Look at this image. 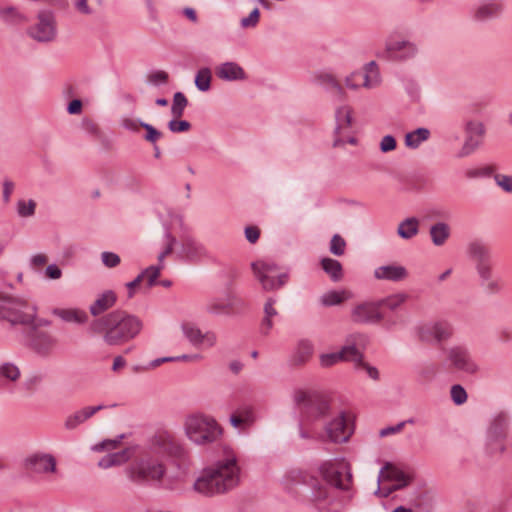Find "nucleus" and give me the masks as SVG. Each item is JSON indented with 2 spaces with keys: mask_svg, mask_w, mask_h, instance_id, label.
<instances>
[{
  "mask_svg": "<svg viewBox=\"0 0 512 512\" xmlns=\"http://www.w3.org/2000/svg\"><path fill=\"white\" fill-rule=\"evenodd\" d=\"M183 426L185 436L197 446L213 444L223 433L221 426L213 417L201 413L188 415Z\"/></svg>",
  "mask_w": 512,
  "mask_h": 512,
  "instance_id": "nucleus-4",
  "label": "nucleus"
},
{
  "mask_svg": "<svg viewBox=\"0 0 512 512\" xmlns=\"http://www.w3.org/2000/svg\"><path fill=\"white\" fill-rule=\"evenodd\" d=\"M216 75L225 81H239L247 78L244 69L236 62H225L216 68Z\"/></svg>",
  "mask_w": 512,
  "mask_h": 512,
  "instance_id": "nucleus-25",
  "label": "nucleus"
},
{
  "mask_svg": "<svg viewBox=\"0 0 512 512\" xmlns=\"http://www.w3.org/2000/svg\"><path fill=\"white\" fill-rule=\"evenodd\" d=\"M509 416L505 412L497 413L490 421L485 437V452L489 456L501 455L505 452L504 440L507 437Z\"/></svg>",
  "mask_w": 512,
  "mask_h": 512,
  "instance_id": "nucleus-8",
  "label": "nucleus"
},
{
  "mask_svg": "<svg viewBox=\"0 0 512 512\" xmlns=\"http://www.w3.org/2000/svg\"><path fill=\"white\" fill-rule=\"evenodd\" d=\"M123 438V435H120L116 439H105L97 444H95L92 447V450L95 452H102V451H111L118 447L120 444L121 439Z\"/></svg>",
  "mask_w": 512,
  "mask_h": 512,
  "instance_id": "nucleus-54",
  "label": "nucleus"
},
{
  "mask_svg": "<svg viewBox=\"0 0 512 512\" xmlns=\"http://www.w3.org/2000/svg\"><path fill=\"white\" fill-rule=\"evenodd\" d=\"M149 453L172 458L180 463L187 462L190 457L185 446L168 432L157 433L151 438Z\"/></svg>",
  "mask_w": 512,
  "mask_h": 512,
  "instance_id": "nucleus-7",
  "label": "nucleus"
},
{
  "mask_svg": "<svg viewBox=\"0 0 512 512\" xmlns=\"http://www.w3.org/2000/svg\"><path fill=\"white\" fill-rule=\"evenodd\" d=\"M485 131V126L482 122L476 120L467 121L464 125L465 140L457 156L463 158L475 152L482 143Z\"/></svg>",
  "mask_w": 512,
  "mask_h": 512,
  "instance_id": "nucleus-15",
  "label": "nucleus"
},
{
  "mask_svg": "<svg viewBox=\"0 0 512 512\" xmlns=\"http://www.w3.org/2000/svg\"><path fill=\"white\" fill-rule=\"evenodd\" d=\"M502 13V6L497 2H487L478 6L474 12V19L485 22L497 18Z\"/></svg>",
  "mask_w": 512,
  "mask_h": 512,
  "instance_id": "nucleus-31",
  "label": "nucleus"
},
{
  "mask_svg": "<svg viewBox=\"0 0 512 512\" xmlns=\"http://www.w3.org/2000/svg\"><path fill=\"white\" fill-rule=\"evenodd\" d=\"M326 439L334 443H345L352 435L347 426L345 412H341L336 418L325 425Z\"/></svg>",
  "mask_w": 512,
  "mask_h": 512,
  "instance_id": "nucleus-18",
  "label": "nucleus"
},
{
  "mask_svg": "<svg viewBox=\"0 0 512 512\" xmlns=\"http://www.w3.org/2000/svg\"><path fill=\"white\" fill-rule=\"evenodd\" d=\"M201 359H202V355H200V354H193V355L183 354V355H179V356H175V357L166 356V357H161V358L152 360L149 363V367L156 368V367L160 366L162 363H166V362H175V361L195 362V361H199Z\"/></svg>",
  "mask_w": 512,
  "mask_h": 512,
  "instance_id": "nucleus-44",
  "label": "nucleus"
},
{
  "mask_svg": "<svg viewBox=\"0 0 512 512\" xmlns=\"http://www.w3.org/2000/svg\"><path fill=\"white\" fill-rule=\"evenodd\" d=\"M494 179L497 185L501 187L505 192H512V176L496 174Z\"/></svg>",
  "mask_w": 512,
  "mask_h": 512,
  "instance_id": "nucleus-63",
  "label": "nucleus"
},
{
  "mask_svg": "<svg viewBox=\"0 0 512 512\" xmlns=\"http://www.w3.org/2000/svg\"><path fill=\"white\" fill-rule=\"evenodd\" d=\"M314 351L313 344L307 339H302L297 343V346L291 355L290 362L292 365H302L306 363L312 356Z\"/></svg>",
  "mask_w": 512,
  "mask_h": 512,
  "instance_id": "nucleus-30",
  "label": "nucleus"
},
{
  "mask_svg": "<svg viewBox=\"0 0 512 512\" xmlns=\"http://www.w3.org/2000/svg\"><path fill=\"white\" fill-rule=\"evenodd\" d=\"M351 297V293L342 290L335 291L331 290L324 293L320 297V303L325 307L335 306L341 304L343 301L349 299Z\"/></svg>",
  "mask_w": 512,
  "mask_h": 512,
  "instance_id": "nucleus-41",
  "label": "nucleus"
},
{
  "mask_svg": "<svg viewBox=\"0 0 512 512\" xmlns=\"http://www.w3.org/2000/svg\"><path fill=\"white\" fill-rule=\"evenodd\" d=\"M420 221L416 217L402 220L397 227V235L403 240H410L419 233Z\"/></svg>",
  "mask_w": 512,
  "mask_h": 512,
  "instance_id": "nucleus-35",
  "label": "nucleus"
},
{
  "mask_svg": "<svg viewBox=\"0 0 512 512\" xmlns=\"http://www.w3.org/2000/svg\"><path fill=\"white\" fill-rule=\"evenodd\" d=\"M140 127L145 129L146 131V134L144 135V140L152 145L157 143V141L162 137V132L157 130L153 125L149 123L140 122Z\"/></svg>",
  "mask_w": 512,
  "mask_h": 512,
  "instance_id": "nucleus-53",
  "label": "nucleus"
},
{
  "mask_svg": "<svg viewBox=\"0 0 512 512\" xmlns=\"http://www.w3.org/2000/svg\"><path fill=\"white\" fill-rule=\"evenodd\" d=\"M181 251L189 260H194L207 254L205 246L190 236L182 239Z\"/></svg>",
  "mask_w": 512,
  "mask_h": 512,
  "instance_id": "nucleus-28",
  "label": "nucleus"
},
{
  "mask_svg": "<svg viewBox=\"0 0 512 512\" xmlns=\"http://www.w3.org/2000/svg\"><path fill=\"white\" fill-rule=\"evenodd\" d=\"M418 53L416 44L405 39L389 38L385 49L378 54L380 59L386 61H407Z\"/></svg>",
  "mask_w": 512,
  "mask_h": 512,
  "instance_id": "nucleus-13",
  "label": "nucleus"
},
{
  "mask_svg": "<svg viewBox=\"0 0 512 512\" xmlns=\"http://www.w3.org/2000/svg\"><path fill=\"white\" fill-rule=\"evenodd\" d=\"M437 372L438 367L435 363H426L419 368L417 375L421 382H430L434 379Z\"/></svg>",
  "mask_w": 512,
  "mask_h": 512,
  "instance_id": "nucleus-49",
  "label": "nucleus"
},
{
  "mask_svg": "<svg viewBox=\"0 0 512 512\" xmlns=\"http://www.w3.org/2000/svg\"><path fill=\"white\" fill-rule=\"evenodd\" d=\"M240 481V467L235 453L229 447L223 448V458L212 467L206 468L194 482L196 492L212 496L233 489Z\"/></svg>",
  "mask_w": 512,
  "mask_h": 512,
  "instance_id": "nucleus-2",
  "label": "nucleus"
},
{
  "mask_svg": "<svg viewBox=\"0 0 512 512\" xmlns=\"http://www.w3.org/2000/svg\"><path fill=\"white\" fill-rule=\"evenodd\" d=\"M467 257L474 263L479 283L488 295H496L501 292L503 283L500 277L494 274L492 251L482 240L470 241L466 247Z\"/></svg>",
  "mask_w": 512,
  "mask_h": 512,
  "instance_id": "nucleus-3",
  "label": "nucleus"
},
{
  "mask_svg": "<svg viewBox=\"0 0 512 512\" xmlns=\"http://www.w3.org/2000/svg\"><path fill=\"white\" fill-rule=\"evenodd\" d=\"M195 86L198 90L206 92L211 87V70L209 68L200 69L195 76Z\"/></svg>",
  "mask_w": 512,
  "mask_h": 512,
  "instance_id": "nucleus-47",
  "label": "nucleus"
},
{
  "mask_svg": "<svg viewBox=\"0 0 512 512\" xmlns=\"http://www.w3.org/2000/svg\"><path fill=\"white\" fill-rule=\"evenodd\" d=\"M164 236L166 238L167 245H166V248L158 255V261H159L160 264H162L164 258L167 255L172 253L173 247H174V245L176 243L175 237H173L169 231H166Z\"/></svg>",
  "mask_w": 512,
  "mask_h": 512,
  "instance_id": "nucleus-62",
  "label": "nucleus"
},
{
  "mask_svg": "<svg viewBox=\"0 0 512 512\" xmlns=\"http://www.w3.org/2000/svg\"><path fill=\"white\" fill-rule=\"evenodd\" d=\"M256 279L260 282L262 289L265 291H273L284 286L288 280L287 273H280L275 276V274H261L254 275Z\"/></svg>",
  "mask_w": 512,
  "mask_h": 512,
  "instance_id": "nucleus-33",
  "label": "nucleus"
},
{
  "mask_svg": "<svg viewBox=\"0 0 512 512\" xmlns=\"http://www.w3.org/2000/svg\"><path fill=\"white\" fill-rule=\"evenodd\" d=\"M0 20L11 26L20 25L28 21L27 17L15 6L0 7Z\"/></svg>",
  "mask_w": 512,
  "mask_h": 512,
  "instance_id": "nucleus-36",
  "label": "nucleus"
},
{
  "mask_svg": "<svg viewBox=\"0 0 512 512\" xmlns=\"http://www.w3.org/2000/svg\"><path fill=\"white\" fill-rule=\"evenodd\" d=\"M169 75L167 72L163 70H157L149 74L148 82L155 86L166 84L168 81Z\"/></svg>",
  "mask_w": 512,
  "mask_h": 512,
  "instance_id": "nucleus-60",
  "label": "nucleus"
},
{
  "mask_svg": "<svg viewBox=\"0 0 512 512\" xmlns=\"http://www.w3.org/2000/svg\"><path fill=\"white\" fill-rule=\"evenodd\" d=\"M430 130L428 128L420 127L414 131L408 132L405 135V145L411 149H417L423 142L430 138Z\"/></svg>",
  "mask_w": 512,
  "mask_h": 512,
  "instance_id": "nucleus-38",
  "label": "nucleus"
},
{
  "mask_svg": "<svg viewBox=\"0 0 512 512\" xmlns=\"http://www.w3.org/2000/svg\"><path fill=\"white\" fill-rule=\"evenodd\" d=\"M6 319L12 324L30 325L36 318V307L19 298H7L2 304Z\"/></svg>",
  "mask_w": 512,
  "mask_h": 512,
  "instance_id": "nucleus-11",
  "label": "nucleus"
},
{
  "mask_svg": "<svg viewBox=\"0 0 512 512\" xmlns=\"http://www.w3.org/2000/svg\"><path fill=\"white\" fill-rule=\"evenodd\" d=\"M36 202L32 199L19 200L17 202V213L20 217H31L35 214Z\"/></svg>",
  "mask_w": 512,
  "mask_h": 512,
  "instance_id": "nucleus-52",
  "label": "nucleus"
},
{
  "mask_svg": "<svg viewBox=\"0 0 512 512\" xmlns=\"http://www.w3.org/2000/svg\"><path fill=\"white\" fill-rule=\"evenodd\" d=\"M373 275L377 280L400 282L408 277V271L404 266L393 263L377 267Z\"/></svg>",
  "mask_w": 512,
  "mask_h": 512,
  "instance_id": "nucleus-24",
  "label": "nucleus"
},
{
  "mask_svg": "<svg viewBox=\"0 0 512 512\" xmlns=\"http://www.w3.org/2000/svg\"><path fill=\"white\" fill-rule=\"evenodd\" d=\"M450 397L454 404L458 406L464 404L468 399L466 390L460 384H454L451 386Z\"/></svg>",
  "mask_w": 512,
  "mask_h": 512,
  "instance_id": "nucleus-51",
  "label": "nucleus"
},
{
  "mask_svg": "<svg viewBox=\"0 0 512 512\" xmlns=\"http://www.w3.org/2000/svg\"><path fill=\"white\" fill-rule=\"evenodd\" d=\"M320 473L324 480L341 490H347L348 484L344 483V477L347 482L351 481L352 475L344 465H337L333 462H325L320 466Z\"/></svg>",
  "mask_w": 512,
  "mask_h": 512,
  "instance_id": "nucleus-16",
  "label": "nucleus"
},
{
  "mask_svg": "<svg viewBox=\"0 0 512 512\" xmlns=\"http://www.w3.org/2000/svg\"><path fill=\"white\" fill-rule=\"evenodd\" d=\"M243 304L239 297L228 294L225 299H210L206 304V311L212 315H230L234 309L242 307Z\"/></svg>",
  "mask_w": 512,
  "mask_h": 512,
  "instance_id": "nucleus-19",
  "label": "nucleus"
},
{
  "mask_svg": "<svg viewBox=\"0 0 512 512\" xmlns=\"http://www.w3.org/2000/svg\"><path fill=\"white\" fill-rule=\"evenodd\" d=\"M396 148V140L392 135H386L381 139L380 150L383 153L393 151Z\"/></svg>",
  "mask_w": 512,
  "mask_h": 512,
  "instance_id": "nucleus-64",
  "label": "nucleus"
},
{
  "mask_svg": "<svg viewBox=\"0 0 512 512\" xmlns=\"http://www.w3.org/2000/svg\"><path fill=\"white\" fill-rule=\"evenodd\" d=\"M416 332L421 342L429 345H438L452 338L454 328L451 323L438 320L417 327Z\"/></svg>",
  "mask_w": 512,
  "mask_h": 512,
  "instance_id": "nucleus-10",
  "label": "nucleus"
},
{
  "mask_svg": "<svg viewBox=\"0 0 512 512\" xmlns=\"http://www.w3.org/2000/svg\"><path fill=\"white\" fill-rule=\"evenodd\" d=\"M21 376L20 368L13 362H3L0 364V377L11 382H16Z\"/></svg>",
  "mask_w": 512,
  "mask_h": 512,
  "instance_id": "nucleus-45",
  "label": "nucleus"
},
{
  "mask_svg": "<svg viewBox=\"0 0 512 512\" xmlns=\"http://www.w3.org/2000/svg\"><path fill=\"white\" fill-rule=\"evenodd\" d=\"M407 298L408 296L405 293H396L376 301L379 304L380 309L382 306H386L388 309L394 311L400 307L407 300Z\"/></svg>",
  "mask_w": 512,
  "mask_h": 512,
  "instance_id": "nucleus-43",
  "label": "nucleus"
},
{
  "mask_svg": "<svg viewBox=\"0 0 512 512\" xmlns=\"http://www.w3.org/2000/svg\"><path fill=\"white\" fill-rule=\"evenodd\" d=\"M162 268L163 264L151 265L141 272L143 279H146V284L149 288L157 284V278L159 277Z\"/></svg>",
  "mask_w": 512,
  "mask_h": 512,
  "instance_id": "nucleus-48",
  "label": "nucleus"
},
{
  "mask_svg": "<svg viewBox=\"0 0 512 512\" xmlns=\"http://www.w3.org/2000/svg\"><path fill=\"white\" fill-rule=\"evenodd\" d=\"M429 235L433 245L441 247L450 238L451 228L446 222L439 221L430 226Z\"/></svg>",
  "mask_w": 512,
  "mask_h": 512,
  "instance_id": "nucleus-29",
  "label": "nucleus"
},
{
  "mask_svg": "<svg viewBox=\"0 0 512 512\" xmlns=\"http://www.w3.org/2000/svg\"><path fill=\"white\" fill-rule=\"evenodd\" d=\"M295 402L299 407L302 421L313 423L328 415L330 405L327 397L319 392L299 390L295 393Z\"/></svg>",
  "mask_w": 512,
  "mask_h": 512,
  "instance_id": "nucleus-6",
  "label": "nucleus"
},
{
  "mask_svg": "<svg viewBox=\"0 0 512 512\" xmlns=\"http://www.w3.org/2000/svg\"><path fill=\"white\" fill-rule=\"evenodd\" d=\"M167 472L166 465L161 460L153 458L150 453L142 455L125 469L127 478L136 485L148 483L160 484Z\"/></svg>",
  "mask_w": 512,
  "mask_h": 512,
  "instance_id": "nucleus-5",
  "label": "nucleus"
},
{
  "mask_svg": "<svg viewBox=\"0 0 512 512\" xmlns=\"http://www.w3.org/2000/svg\"><path fill=\"white\" fill-rule=\"evenodd\" d=\"M445 353L450 369L466 375H474L479 371V365L466 345H453Z\"/></svg>",
  "mask_w": 512,
  "mask_h": 512,
  "instance_id": "nucleus-9",
  "label": "nucleus"
},
{
  "mask_svg": "<svg viewBox=\"0 0 512 512\" xmlns=\"http://www.w3.org/2000/svg\"><path fill=\"white\" fill-rule=\"evenodd\" d=\"M143 326V321L138 316L118 309L91 321L88 332L102 336L108 346H121L134 340Z\"/></svg>",
  "mask_w": 512,
  "mask_h": 512,
  "instance_id": "nucleus-1",
  "label": "nucleus"
},
{
  "mask_svg": "<svg viewBox=\"0 0 512 512\" xmlns=\"http://www.w3.org/2000/svg\"><path fill=\"white\" fill-rule=\"evenodd\" d=\"M188 105V100L184 93L176 92L173 96V102L171 106V114L174 118H180L183 116L185 108Z\"/></svg>",
  "mask_w": 512,
  "mask_h": 512,
  "instance_id": "nucleus-46",
  "label": "nucleus"
},
{
  "mask_svg": "<svg viewBox=\"0 0 512 512\" xmlns=\"http://www.w3.org/2000/svg\"><path fill=\"white\" fill-rule=\"evenodd\" d=\"M102 263L108 268H114L121 262L119 255L113 252H102L101 254Z\"/></svg>",
  "mask_w": 512,
  "mask_h": 512,
  "instance_id": "nucleus-61",
  "label": "nucleus"
},
{
  "mask_svg": "<svg viewBox=\"0 0 512 512\" xmlns=\"http://www.w3.org/2000/svg\"><path fill=\"white\" fill-rule=\"evenodd\" d=\"M53 314L61 318L65 322L82 324L87 322L88 315L85 311L71 308V309H63L56 308L53 310Z\"/></svg>",
  "mask_w": 512,
  "mask_h": 512,
  "instance_id": "nucleus-37",
  "label": "nucleus"
},
{
  "mask_svg": "<svg viewBox=\"0 0 512 512\" xmlns=\"http://www.w3.org/2000/svg\"><path fill=\"white\" fill-rule=\"evenodd\" d=\"M25 468L34 473H54L56 459L52 454L35 453L25 459Z\"/></svg>",
  "mask_w": 512,
  "mask_h": 512,
  "instance_id": "nucleus-21",
  "label": "nucleus"
},
{
  "mask_svg": "<svg viewBox=\"0 0 512 512\" xmlns=\"http://www.w3.org/2000/svg\"><path fill=\"white\" fill-rule=\"evenodd\" d=\"M168 128L173 133H181L188 131L191 128V124L187 120L174 118L168 122Z\"/></svg>",
  "mask_w": 512,
  "mask_h": 512,
  "instance_id": "nucleus-58",
  "label": "nucleus"
},
{
  "mask_svg": "<svg viewBox=\"0 0 512 512\" xmlns=\"http://www.w3.org/2000/svg\"><path fill=\"white\" fill-rule=\"evenodd\" d=\"M363 83L360 85L367 89H373L380 85L381 76L378 69V65L375 61H370L364 66Z\"/></svg>",
  "mask_w": 512,
  "mask_h": 512,
  "instance_id": "nucleus-34",
  "label": "nucleus"
},
{
  "mask_svg": "<svg viewBox=\"0 0 512 512\" xmlns=\"http://www.w3.org/2000/svg\"><path fill=\"white\" fill-rule=\"evenodd\" d=\"M335 134L340 135L343 130L349 128L352 123V110L349 106H341L335 112Z\"/></svg>",
  "mask_w": 512,
  "mask_h": 512,
  "instance_id": "nucleus-39",
  "label": "nucleus"
},
{
  "mask_svg": "<svg viewBox=\"0 0 512 512\" xmlns=\"http://www.w3.org/2000/svg\"><path fill=\"white\" fill-rule=\"evenodd\" d=\"M57 33L55 15L51 10L40 11L37 23L30 28L29 35L38 42H51Z\"/></svg>",
  "mask_w": 512,
  "mask_h": 512,
  "instance_id": "nucleus-14",
  "label": "nucleus"
},
{
  "mask_svg": "<svg viewBox=\"0 0 512 512\" xmlns=\"http://www.w3.org/2000/svg\"><path fill=\"white\" fill-rule=\"evenodd\" d=\"M383 476L384 479L395 481L396 484L392 487V491L402 490L407 487L413 480V476L407 474L405 471L400 469L399 467L393 465L392 463L387 462L382 469L380 470V476ZM380 482V478H378V483Z\"/></svg>",
  "mask_w": 512,
  "mask_h": 512,
  "instance_id": "nucleus-22",
  "label": "nucleus"
},
{
  "mask_svg": "<svg viewBox=\"0 0 512 512\" xmlns=\"http://www.w3.org/2000/svg\"><path fill=\"white\" fill-rule=\"evenodd\" d=\"M131 455L132 453L129 448L109 453L98 461V467L101 469H109L111 467L121 466L130 460Z\"/></svg>",
  "mask_w": 512,
  "mask_h": 512,
  "instance_id": "nucleus-26",
  "label": "nucleus"
},
{
  "mask_svg": "<svg viewBox=\"0 0 512 512\" xmlns=\"http://www.w3.org/2000/svg\"><path fill=\"white\" fill-rule=\"evenodd\" d=\"M274 298H269L264 305V318L261 323V332L267 335L273 327L272 317L277 315V310L274 308Z\"/></svg>",
  "mask_w": 512,
  "mask_h": 512,
  "instance_id": "nucleus-42",
  "label": "nucleus"
},
{
  "mask_svg": "<svg viewBox=\"0 0 512 512\" xmlns=\"http://www.w3.org/2000/svg\"><path fill=\"white\" fill-rule=\"evenodd\" d=\"M345 247V240L339 234L333 235L330 241V252L335 256H342L345 252Z\"/></svg>",
  "mask_w": 512,
  "mask_h": 512,
  "instance_id": "nucleus-55",
  "label": "nucleus"
},
{
  "mask_svg": "<svg viewBox=\"0 0 512 512\" xmlns=\"http://www.w3.org/2000/svg\"><path fill=\"white\" fill-rule=\"evenodd\" d=\"M313 82L322 86L328 91H335L339 97H344L345 92L340 83L331 75L326 72H318L313 75Z\"/></svg>",
  "mask_w": 512,
  "mask_h": 512,
  "instance_id": "nucleus-32",
  "label": "nucleus"
},
{
  "mask_svg": "<svg viewBox=\"0 0 512 512\" xmlns=\"http://www.w3.org/2000/svg\"><path fill=\"white\" fill-rule=\"evenodd\" d=\"M322 269L327 273L331 280L338 282L343 277L342 265L338 260L332 258H323L321 260Z\"/></svg>",
  "mask_w": 512,
  "mask_h": 512,
  "instance_id": "nucleus-40",
  "label": "nucleus"
},
{
  "mask_svg": "<svg viewBox=\"0 0 512 512\" xmlns=\"http://www.w3.org/2000/svg\"><path fill=\"white\" fill-rule=\"evenodd\" d=\"M260 19V10L259 8H254L247 17H244L240 21V25L244 29L254 28L259 23Z\"/></svg>",
  "mask_w": 512,
  "mask_h": 512,
  "instance_id": "nucleus-56",
  "label": "nucleus"
},
{
  "mask_svg": "<svg viewBox=\"0 0 512 512\" xmlns=\"http://www.w3.org/2000/svg\"><path fill=\"white\" fill-rule=\"evenodd\" d=\"M180 327L184 337L196 348L202 345L213 347L217 342V337L214 332L207 331L203 333L194 323L183 322Z\"/></svg>",
  "mask_w": 512,
  "mask_h": 512,
  "instance_id": "nucleus-17",
  "label": "nucleus"
},
{
  "mask_svg": "<svg viewBox=\"0 0 512 512\" xmlns=\"http://www.w3.org/2000/svg\"><path fill=\"white\" fill-rule=\"evenodd\" d=\"M29 342L34 352L43 357L50 355L57 343L53 336L47 332L39 331L35 327L30 332Z\"/></svg>",
  "mask_w": 512,
  "mask_h": 512,
  "instance_id": "nucleus-20",
  "label": "nucleus"
},
{
  "mask_svg": "<svg viewBox=\"0 0 512 512\" xmlns=\"http://www.w3.org/2000/svg\"><path fill=\"white\" fill-rule=\"evenodd\" d=\"M236 413L243 419L245 424H251L254 421V410L251 405L243 404L239 406Z\"/></svg>",
  "mask_w": 512,
  "mask_h": 512,
  "instance_id": "nucleus-59",
  "label": "nucleus"
},
{
  "mask_svg": "<svg viewBox=\"0 0 512 512\" xmlns=\"http://www.w3.org/2000/svg\"><path fill=\"white\" fill-rule=\"evenodd\" d=\"M116 300V294L111 290H107L99 295L98 298L90 305V313L93 316H99L100 314L113 307L116 303Z\"/></svg>",
  "mask_w": 512,
  "mask_h": 512,
  "instance_id": "nucleus-27",
  "label": "nucleus"
},
{
  "mask_svg": "<svg viewBox=\"0 0 512 512\" xmlns=\"http://www.w3.org/2000/svg\"><path fill=\"white\" fill-rule=\"evenodd\" d=\"M384 314L376 300H365L354 304L350 310V321L356 325H376Z\"/></svg>",
  "mask_w": 512,
  "mask_h": 512,
  "instance_id": "nucleus-12",
  "label": "nucleus"
},
{
  "mask_svg": "<svg viewBox=\"0 0 512 512\" xmlns=\"http://www.w3.org/2000/svg\"><path fill=\"white\" fill-rule=\"evenodd\" d=\"M363 358L362 354L355 346H345L339 352L324 354L321 356V365L329 367L336 364L340 360H348L352 362H360Z\"/></svg>",
  "mask_w": 512,
  "mask_h": 512,
  "instance_id": "nucleus-23",
  "label": "nucleus"
},
{
  "mask_svg": "<svg viewBox=\"0 0 512 512\" xmlns=\"http://www.w3.org/2000/svg\"><path fill=\"white\" fill-rule=\"evenodd\" d=\"M251 268L254 275L261 274H275L277 272V266L274 263H269L265 261H255L251 263Z\"/></svg>",
  "mask_w": 512,
  "mask_h": 512,
  "instance_id": "nucleus-50",
  "label": "nucleus"
},
{
  "mask_svg": "<svg viewBox=\"0 0 512 512\" xmlns=\"http://www.w3.org/2000/svg\"><path fill=\"white\" fill-rule=\"evenodd\" d=\"M84 422L85 421L83 420L82 414L80 413L79 410H77L66 417L64 421V427L65 429L71 431L76 429L79 425L83 424Z\"/></svg>",
  "mask_w": 512,
  "mask_h": 512,
  "instance_id": "nucleus-57",
  "label": "nucleus"
}]
</instances>
